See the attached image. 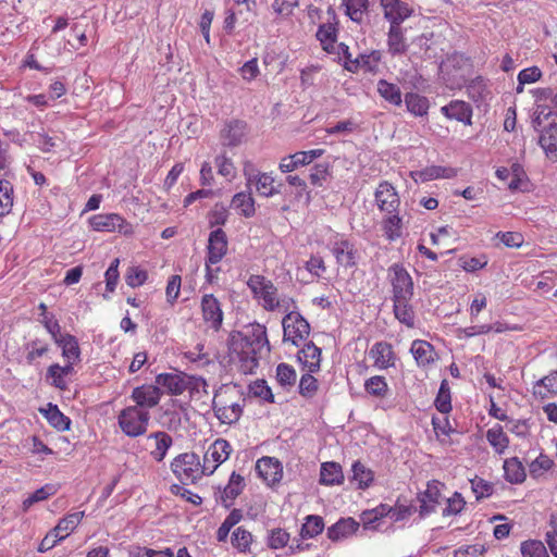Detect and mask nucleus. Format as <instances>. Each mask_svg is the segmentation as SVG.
<instances>
[{"mask_svg": "<svg viewBox=\"0 0 557 557\" xmlns=\"http://www.w3.org/2000/svg\"><path fill=\"white\" fill-rule=\"evenodd\" d=\"M214 163L219 175L225 177L227 181H233L236 177L237 170L231 158L225 154H220L215 158Z\"/></svg>", "mask_w": 557, "mask_h": 557, "instance_id": "57", "label": "nucleus"}, {"mask_svg": "<svg viewBox=\"0 0 557 557\" xmlns=\"http://www.w3.org/2000/svg\"><path fill=\"white\" fill-rule=\"evenodd\" d=\"M520 552L522 557H549L546 546L537 540H528L521 543Z\"/></svg>", "mask_w": 557, "mask_h": 557, "instance_id": "54", "label": "nucleus"}, {"mask_svg": "<svg viewBox=\"0 0 557 557\" xmlns=\"http://www.w3.org/2000/svg\"><path fill=\"white\" fill-rule=\"evenodd\" d=\"M62 350V357L65 363L75 366L81 361V347L77 338L69 333H63L60 337L53 341Z\"/></svg>", "mask_w": 557, "mask_h": 557, "instance_id": "27", "label": "nucleus"}, {"mask_svg": "<svg viewBox=\"0 0 557 557\" xmlns=\"http://www.w3.org/2000/svg\"><path fill=\"white\" fill-rule=\"evenodd\" d=\"M259 478L270 487L278 485L284 475L282 461L273 456H263L256 462Z\"/></svg>", "mask_w": 557, "mask_h": 557, "instance_id": "11", "label": "nucleus"}, {"mask_svg": "<svg viewBox=\"0 0 557 557\" xmlns=\"http://www.w3.org/2000/svg\"><path fill=\"white\" fill-rule=\"evenodd\" d=\"M406 224L407 222L400 215V210H398L392 213H383L380 226L384 238L392 243L403 237Z\"/></svg>", "mask_w": 557, "mask_h": 557, "instance_id": "16", "label": "nucleus"}, {"mask_svg": "<svg viewBox=\"0 0 557 557\" xmlns=\"http://www.w3.org/2000/svg\"><path fill=\"white\" fill-rule=\"evenodd\" d=\"M84 517V511H76L65 516L54 527V532H57L63 540L66 539L79 525Z\"/></svg>", "mask_w": 557, "mask_h": 557, "instance_id": "46", "label": "nucleus"}, {"mask_svg": "<svg viewBox=\"0 0 557 557\" xmlns=\"http://www.w3.org/2000/svg\"><path fill=\"white\" fill-rule=\"evenodd\" d=\"M228 211L223 203H215L208 213V223L210 227L221 226L227 222Z\"/></svg>", "mask_w": 557, "mask_h": 557, "instance_id": "63", "label": "nucleus"}, {"mask_svg": "<svg viewBox=\"0 0 557 557\" xmlns=\"http://www.w3.org/2000/svg\"><path fill=\"white\" fill-rule=\"evenodd\" d=\"M319 389V383L311 373L307 372L300 376V383H298V393L305 398H312L315 396Z\"/></svg>", "mask_w": 557, "mask_h": 557, "instance_id": "60", "label": "nucleus"}, {"mask_svg": "<svg viewBox=\"0 0 557 557\" xmlns=\"http://www.w3.org/2000/svg\"><path fill=\"white\" fill-rule=\"evenodd\" d=\"M170 468L172 473L184 485L194 484L197 480H201L203 475H207L205 466L199 455L195 451H185L176 455L172 459Z\"/></svg>", "mask_w": 557, "mask_h": 557, "instance_id": "3", "label": "nucleus"}, {"mask_svg": "<svg viewBox=\"0 0 557 557\" xmlns=\"http://www.w3.org/2000/svg\"><path fill=\"white\" fill-rule=\"evenodd\" d=\"M351 472V482H355L359 490H367L373 483L374 472L361 463L360 460L352 462Z\"/></svg>", "mask_w": 557, "mask_h": 557, "instance_id": "44", "label": "nucleus"}, {"mask_svg": "<svg viewBox=\"0 0 557 557\" xmlns=\"http://www.w3.org/2000/svg\"><path fill=\"white\" fill-rule=\"evenodd\" d=\"M377 92L383 99L394 106H400L403 102V96L399 86L386 79H379Z\"/></svg>", "mask_w": 557, "mask_h": 557, "instance_id": "48", "label": "nucleus"}, {"mask_svg": "<svg viewBox=\"0 0 557 557\" xmlns=\"http://www.w3.org/2000/svg\"><path fill=\"white\" fill-rule=\"evenodd\" d=\"M172 436L164 431H156L144 440V449L156 461H162L172 446Z\"/></svg>", "mask_w": 557, "mask_h": 557, "instance_id": "14", "label": "nucleus"}, {"mask_svg": "<svg viewBox=\"0 0 557 557\" xmlns=\"http://www.w3.org/2000/svg\"><path fill=\"white\" fill-rule=\"evenodd\" d=\"M12 185L9 181L0 180V215L10 212L13 205Z\"/></svg>", "mask_w": 557, "mask_h": 557, "instance_id": "62", "label": "nucleus"}, {"mask_svg": "<svg viewBox=\"0 0 557 557\" xmlns=\"http://www.w3.org/2000/svg\"><path fill=\"white\" fill-rule=\"evenodd\" d=\"M344 482L342 466L335 461H324L320 467L319 483L325 486L341 485Z\"/></svg>", "mask_w": 557, "mask_h": 557, "instance_id": "37", "label": "nucleus"}, {"mask_svg": "<svg viewBox=\"0 0 557 557\" xmlns=\"http://www.w3.org/2000/svg\"><path fill=\"white\" fill-rule=\"evenodd\" d=\"M338 28L337 23H323L319 25L315 38L320 42L322 50L326 53H335V46L337 45Z\"/></svg>", "mask_w": 557, "mask_h": 557, "instance_id": "34", "label": "nucleus"}, {"mask_svg": "<svg viewBox=\"0 0 557 557\" xmlns=\"http://www.w3.org/2000/svg\"><path fill=\"white\" fill-rule=\"evenodd\" d=\"M470 487H472V493L474 494V497H476L478 502L488 498L494 492L493 484L485 481V479H481V476L470 479Z\"/></svg>", "mask_w": 557, "mask_h": 557, "instance_id": "61", "label": "nucleus"}, {"mask_svg": "<svg viewBox=\"0 0 557 557\" xmlns=\"http://www.w3.org/2000/svg\"><path fill=\"white\" fill-rule=\"evenodd\" d=\"M39 411L57 431L64 432L70 430L72 423L71 418L65 416L59 409L58 405L49 403L46 407L39 408Z\"/></svg>", "mask_w": 557, "mask_h": 557, "instance_id": "35", "label": "nucleus"}, {"mask_svg": "<svg viewBox=\"0 0 557 557\" xmlns=\"http://www.w3.org/2000/svg\"><path fill=\"white\" fill-rule=\"evenodd\" d=\"M324 528V523L321 517L319 516H308L305 519V524L302 529H300V535L302 537L312 539L319 535Z\"/></svg>", "mask_w": 557, "mask_h": 557, "instance_id": "56", "label": "nucleus"}, {"mask_svg": "<svg viewBox=\"0 0 557 557\" xmlns=\"http://www.w3.org/2000/svg\"><path fill=\"white\" fill-rule=\"evenodd\" d=\"M232 453V444L223 437H219L211 443L205 451L202 460L207 475H212L219 466L230 458Z\"/></svg>", "mask_w": 557, "mask_h": 557, "instance_id": "9", "label": "nucleus"}, {"mask_svg": "<svg viewBox=\"0 0 557 557\" xmlns=\"http://www.w3.org/2000/svg\"><path fill=\"white\" fill-rule=\"evenodd\" d=\"M444 484L435 479L428 483L426 490L418 497L420 503L419 513L421 517L430 516L436 511L442 503V488Z\"/></svg>", "mask_w": 557, "mask_h": 557, "instance_id": "15", "label": "nucleus"}, {"mask_svg": "<svg viewBox=\"0 0 557 557\" xmlns=\"http://www.w3.org/2000/svg\"><path fill=\"white\" fill-rule=\"evenodd\" d=\"M149 419L148 410L132 405L117 414V425L126 435L136 437L147 431Z\"/></svg>", "mask_w": 557, "mask_h": 557, "instance_id": "5", "label": "nucleus"}, {"mask_svg": "<svg viewBox=\"0 0 557 557\" xmlns=\"http://www.w3.org/2000/svg\"><path fill=\"white\" fill-rule=\"evenodd\" d=\"M231 207L245 218L256 214V201L250 191H240L233 196Z\"/></svg>", "mask_w": 557, "mask_h": 557, "instance_id": "42", "label": "nucleus"}, {"mask_svg": "<svg viewBox=\"0 0 557 557\" xmlns=\"http://www.w3.org/2000/svg\"><path fill=\"white\" fill-rule=\"evenodd\" d=\"M412 298H393V311L399 323L408 329L416 326V313L411 305Z\"/></svg>", "mask_w": 557, "mask_h": 557, "instance_id": "36", "label": "nucleus"}, {"mask_svg": "<svg viewBox=\"0 0 557 557\" xmlns=\"http://www.w3.org/2000/svg\"><path fill=\"white\" fill-rule=\"evenodd\" d=\"M38 308L41 325L50 334L52 341L57 339L63 334L59 320L52 312L48 311L47 305H44V302H40Z\"/></svg>", "mask_w": 557, "mask_h": 557, "instance_id": "45", "label": "nucleus"}, {"mask_svg": "<svg viewBox=\"0 0 557 557\" xmlns=\"http://www.w3.org/2000/svg\"><path fill=\"white\" fill-rule=\"evenodd\" d=\"M247 284L258 305L268 312L282 314L297 308L295 300L280 294L273 281L264 275L252 274Z\"/></svg>", "mask_w": 557, "mask_h": 557, "instance_id": "2", "label": "nucleus"}, {"mask_svg": "<svg viewBox=\"0 0 557 557\" xmlns=\"http://www.w3.org/2000/svg\"><path fill=\"white\" fill-rule=\"evenodd\" d=\"M466 91H468L472 100L478 101L487 94V86L485 81L481 76H478L466 86Z\"/></svg>", "mask_w": 557, "mask_h": 557, "instance_id": "64", "label": "nucleus"}, {"mask_svg": "<svg viewBox=\"0 0 557 557\" xmlns=\"http://www.w3.org/2000/svg\"><path fill=\"white\" fill-rule=\"evenodd\" d=\"M322 66L320 64H310L300 70V87L308 89L317 85V78L321 72Z\"/></svg>", "mask_w": 557, "mask_h": 557, "instance_id": "59", "label": "nucleus"}, {"mask_svg": "<svg viewBox=\"0 0 557 557\" xmlns=\"http://www.w3.org/2000/svg\"><path fill=\"white\" fill-rule=\"evenodd\" d=\"M384 17L389 25H401L411 14L412 10L406 2L400 0H380Z\"/></svg>", "mask_w": 557, "mask_h": 557, "instance_id": "23", "label": "nucleus"}, {"mask_svg": "<svg viewBox=\"0 0 557 557\" xmlns=\"http://www.w3.org/2000/svg\"><path fill=\"white\" fill-rule=\"evenodd\" d=\"M245 487H246V481H245L243 474L233 472L228 478L227 484L221 492V495H220L221 504L225 508H231L234 505L237 497H239L242 495Z\"/></svg>", "mask_w": 557, "mask_h": 557, "instance_id": "25", "label": "nucleus"}, {"mask_svg": "<svg viewBox=\"0 0 557 557\" xmlns=\"http://www.w3.org/2000/svg\"><path fill=\"white\" fill-rule=\"evenodd\" d=\"M131 398L135 403L134 406L148 410L158 405L161 398V392L159 386L144 384L133 388Z\"/></svg>", "mask_w": 557, "mask_h": 557, "instance_id": "20", "label": "nucleus"}, {"mask_svg": "<svg viewBox=\"0 0 557 557\" xmlns=\"http://www.w3.org/2000/svg\"><path fill=\"white\" fill-rule=\"evenodd\" d=\"M388 277L392 284L393 299L413 297V280L403 264L395 263L391 265L388 269Z\"/></svg>", "mask_w": 557, "mask_h": 557, "instance_id": "10", "label": "nucleus"}, {"mask_svg": "<svg viewBox=\"0 0 557 557\" xmlns=\"http://www.w3.org/2000/svg\"><path fill=\"white\" fill-rule=\"evenodd\" d=\"M484 436L496 455L505 454L509 447V436L499 423H494L486 429Z\"/></svg>", "mask_w": 557, "mask_h": 557, "instance_id": "33", "label": "nucleus"}, {"mask_svg": "<svg viewBox=\"0 0 557 557\" xmlns=\"http://www.w3.org/2000/svg\"><path fill=\"white\" fill-rule=\"evenodd\" d=\"M73 372L74 367L69 363H65L64 366L53 363L47 369L45 380L48 385L53 386L60 391H66L69 388V383L65 379Z\"/></svg>", "mask_w": 557, "mask_h": 557, "instance_id": "28", "label": "nucleus"}, {"mask_svg": "<svg viewBox=\"0 0 557 557\" xmlns=\"http://www.w3.org/2000/svg\"><path fill=\"white\" fill-rule=\"evenodd\" d=\"M441 111L446 119L459 121V123H463V125H471L473 108L465 100H451L448 104L443 106Z\"/></svg>", "mask_w": 557, "mask_h": 557, "instance_id": "24", "label": "nucleus"}, {"mask_svg": "<svg viewBox=\"0 0 557 557\" xmlns=\"http://www.w3.org/2000/svg\"><path fill=\"white\" fill-rule=\"evenodd\" d=\"M202 319L212 330H220L223 322L221 305L212 294H205L201 298Z\"/></svg>", "mask_w": 557, "mask_h": 557, "instance_id": "17", "label": "nucleus"}, {"mask_svg": "<svg viewBox=\"0 0 557 557\" xmlns=\"http://www.w3.org/2000/svg\"><path fill=\"white\" fill-rule=\"evenodd\" d=\"M332 176V165L329 162L314 164L309 173V183L313 187H322Z\"/></svg>", "mask_w": 557, "mask_h": 557, "instance_id": "49", "label": "nucleus"}, {"mask_svg": "<svg viewBox=\"0 0 557 557\" xmlns=\"http://www.w3.org/2000/svg\"><path fill=\"white\" fill-rule=\"evenodd\" d=\"M253 536L243 527L237 528L232 534V545L242 553L250 550Z\"/></svg>", "mask_w": 557, "mask_h": 557, "instance_id": "52", "label": "nucleus"}, {"mask_svg": "<svg viewBox=\"0 0 557 557\" xmlns=\"http://www.w3.org/2000/svg\"><path fill=\"white\" fill-rule=\"evenodd\" d=\"M247 124L243 120H231L221 131V139L226 147H237L246 137Z\"/></svg>", "mask_w": 557, "mask_h": 557, "instance_id": "26", "label": "nucleus"}, {"mask_svg": "<svg viewBox=\"0 0 557 557\" xmlns=\"http://www.w3.org/2000/svg\"><path fill=\"white\" fill-rule=\"evenodd\" d=\"M89 225L96 232L120 233L131 236L134 233L133 225L119 213H99L89 218Z\"/></svg>", "mask_w": 557, "mask_h": 557, "instance_id": "8", "label": "nucleus"}, {"mask_svg": "<svg viewBox=\"0 0 557 557\" xmlns=\"http://www.w3.org/2000/svg\"><path fill=\"white\" fill-rule=\"evenodd\" d=\"M458 172V169L451 166L430 165L423 170L412 171L410 177L416 183H426L441 178H455Z\"/></svg>", "mask_w": 557, "mask_h": 557, "instance_id": "22", "label": "nucleus"}, {"mask_svg": "<svg viewBox=\"0 0 557 557\" xmlns=\"http://www.w3.org/2000/svg\"><path fill=\"white\" fill-rule=\"evenodd\" d=\"M364 389L374 397L383 398L387 395L388 385L384 376L374 375L364 382Z\"/></svg>", "mask_w": 557, "mask_h": 557, "instance_id": "51", "label": "nucleus"}, {"mask_svg": "<svg viewBox=\"0 0 557 557\" xmlns=\"http://www.w3.org/2000/svg\"><path fill=\"white\" fill-rule=\"evenodd\" d=\"M283 319L284 342L298 347L304 344L310 334V326L304 317L292 309L285 313Z\"/></svg>", "mask_w": 557, "mask_h": 557, "instance_id": "7", "label": "nucleus"}, {"mask_svg": "<svg viewBox=\"0 0 557 557\" xmlns=\"http://www.w3.org/2000/svg\"><path fill=\"white\" fill-rule=\"evenodd\" d=\"M346 15L355 23L361 24L368 12V0H342Z\"/></svg>", "mask_w": 557, "mask_h": 557, "instance_id": "47", "label": "nucleus"}, {"mask_svg": "<svg viewBox=\"0 0 557 557\" xmlns=\"http://www.w3.org/2000/svg\"><path fill=\"white\" fill-rule=\"evenodd\" d=\"M369 356L373 360V366L379 370H386L396 364V354L387 342L375 343L371 347Z\"/></svg>", "mask_w": 557, "mask_h": 557, "instance_id": "19", "label": "nucleus"}, {"mask_svg": "<svg viewBox=\"0 0 557 557\" xmlns=\"http://www.w3.org/2000/svg\"><path fill=\"white\" fill-rule=\"evenodd\" d=\"M374 200L382 213L400 210L401 200L396 188L387 181L381 182L374 193Z\"/></svg>", "mask_w": 557, "mask_h": 557, "instance_id": "13", "label": "nucleus"}, {"mask_svg": "<svg viewBox=\"0 0 557 557\" xmlns=\"http://www.w3.org/2000/svg\"><path fill=\"white\" fill-rule=\"evenodd\" d=\"M553 467L554 460L548 455L541 453L529 463V472L533 478H541V475L550 471Z\"/></svg>", "mask_w": 557, "mask_h": 557, "instance_id": "50", "label": "nucleus"}, {"mask_svg": "<svg viewBox=\"0 0 557 557\" xmlns=\"http://www.w3.org/2000/svg\"><path fill=\"white\" fill-rule=\"evenodd\" d=\"M504 480L509 484H522L527 478L525 468L519 457L512 456L504 459Z\"/></svg>", "mask_w": 557, "mask_h": 557, "instance_id": "31", "label": "nucleus"}, {"mask_svg": "<svg viewBox=\"0 0 557 557\" xmlns=\"http://www.w3.org/2000/svg\"><path fill=\"white\" fill-rule=\"evenodd\" d=\"M228 239L226 233L218 227L210 232L207 245V257L210 262H220L227 253Z\"/></svg>", "mask_w": 557, "mask_h": 557, "instance_id": "18", "label": "nucleus"}, {"mask_svg": "<svg viewBox=\"0 0 557 557\" xmlns=\"http://www.w3.org/2000/svg\"><path fill=\"white\" fill-rule=\"evenodd\" d=\"M244 401L242 397L233 393H228L227 391L220 392L213 397L212 408L221 423L233 424L237 422L243 414Z\"/></svg>", "mask_w": 557, "mask_h": 557, "instance_id": "4", "label": "nucleus"}, {"mask_svg": "<svg viewBox=\"0 0 557 557\" xmlns=\"http://www.w3.org/2000/svg\"><path fill=\"white\" fill-rule=\"evenodd\" d=\"M409 45L405 37L401 25H389L387 32V49L392 55L405 54Z\"/></svg>", "mask_w": 557, "mask_h": 557, "instance_id": "38", "label": "nucleus"}, {"mask_svg": "<svg viewBox=\"0 0 557 557\" xmlns=\"http://www.w3.org/2000/svg\"><path fill=\"white\" fill-rule=\"evenodd\" d=\"M298 362L302 366V370L314 373L320 370L321 350L311 342L306 343L298 352Z\"/></svg>", "mask_w": 557, "mask_h": 557, "instance_id": "29", "label": "nucleus"}, {"mask_svg": "<svg viewBox=\"0 0 557 557\" xmlns=\"http://www.w3.org/2000/svg\"><path fill=\"white\" fill-rule=\"evenodd\" d=\"M458 262L466 272H475L487 264L488 258L485 253H480L476 257L463 255Z\"/></svg>", "mask_w": 557, "mask_h": 557, "instance_id": "55", "label": "nucleus"}, {"mask_svg": "<svg viewBox=\"0 0 557 557\" xmlns=\"http://www.w3.org/2000/svg\"><path fill=\"white\" fill-rule=\"evenodd\" d=\"M410 352L412 354L418 367L428 369L438 360V354L434 346L423 339H416L411 344Z\"/></svg>", "mask_w": 557, "mask_h": 557, "instance_id": "21", "label": "nucleus"}, {"mask_svg": "<svg viewBox=\"0 0 557 557\" xmlns=\"http://www.w3.org/2000/svg\"><path fill=\"white\" fill-rule=\"evenodd\" d=\"M251 168L250 162H246L244 166V176L248 185H255L258 194L261 197L270 198L280 193V185L275 184V178L272 173H258L253 174L249 171Z\"/></svg>", "mask_w": 557, "mask_h": 557, "instance_id": "12", "label": "nucleus"}, {"mask_svg": "<svg viewBox=\"0 0 557 557\" xmlns=\"http://www.w3.org/2000/svg\"><path fill=\"white\" fill-rule=\"evenodd\" d=\"M533 127L536 129L543 127L540 146L550 161L557 162V115H552V113H546L543 117L537 115L533 120Z\"/></svg>", "mask_w": 557, "mask_h": 557, "instance_id": "6", "label": "nucleus"}, {"mask_svg": "<svg viewBox=\"0 0 557 557\" xmlns=\"http://www.w3.org/2000/svg\"><path fill=\"white\" fill-rule=\"evenodd\" d=\"M508 188L511 191L525 190L528 185V177L523 168L519 163L511 164V172L509 176Z\"/></svg>", "mask_w": 557, "mask_h": 557, "instance_id": "53", "label": "nucleus"}, {"mask_svg": "<svg viewBox=\"0 0 557 557\" xmlns=\"http://www.w3.org/2000/svg\"><path fill=\"white\" fill-rule=\"evenodd\" d=\"M405 103L413 116H425L430 109V101L428 97L419 92H407L405 95Z\"/></svg>", "mask_w": 557, "mask_h": 557, "instance_id": "43", "label": "nucleus"}, {"mask_svg": "<svg viewBox=\"0 0 557 557\" xmlns=\"http://www.w3.org/2000/svg\"><path fill=\"white\" fill-rule=\"evenodd\" d=\"M381 59V51L372 50L369 53H362L358 55L354 61H351V65L347 66V69L349 71H357L358 69H361L366 72L374 73L379 69Z\"/></svg>", "mask_w": 557, "mask_h": 557, "instance_id": "41", "label": "nucleus"}, {"mask_svg": "<svg viewBox=\"0 0 557 557\" xmlns=\"http://www.w3.org/2000/svg\"><path fill=\"white\" fill-rule=\"evenodd\" d=\"M358 529L359 523L354 519H341L327 529L326 535L331 541L337 542L355 534Z\"/></svg>", "mask_w": 557, "mask_h": 557, "instance_id": "39", "label": "nucleus"}, {"mask_svg": "<svg viewBox=\"0 0 557 557\" xmlns=\"http://www.w3.org/2000/svg\"><path fill=\"white\" fill-rule=\"evenodd\" d=\"M156 384L166 389L171 395L183 394L188 382L182 373H161L156 376Z\"/></svg>", "mask_w": 557, "mask_h": 557, "instance_id": "32", "label": "nucleus"}, {"mask_svg": "<svg viewBox=\"0 0 557 557\" xmlns=\"http://www.w3.org/2000/svg\"><path fill=\"white\" fill-rule=\"evenodd\" d=\"M276 380L283 387H292L297 382V372L293 366L280 363L276 369Z\"/></svg>", "mask_w": 557, "mask_h": 557, "instance_id": "58", "label": "nucleus"}, {"mask_svg": "<svg viewBox=\"0 0 557 557\" xmlns=\"http://www.w3.org/2000/svg\"><path fill=\"white\" fill-rule=\"evenodd\" d=\"M332 252L336 259V262L346 268L356 265L357 263V250L352 243L348 239H339L334 243Z\"/></svg>", "mask_w": 557, "mask_h": 557, "instance_id": "30", "label": "nucleus"}, {"mask_svg": "<svg viewBox=\"0 0 557 557\" xmlns=\"http://www.w3.org/2000/svg\"><path fill=\"white\" fill-rule=\"evenodd\" d=\"M533 395L540 399L552 398L557 394V371H552L533 385Z\"/></svg>", "mask_w": 557, "mask_h": 557, "instance_id": "40", "label": "nucleus"}, {"mask_svg": "<svg viewBox=\"0 0 557 557\" xmlns=\"http://www.w3.org/2000/svg\"><path fill=\"white\" fill-rule=\"evenodd\" d=\"M267 329L253 325L247 334L233 335L228 344L231 363L244 374H251L259 367V359L263 351H269Z\"/></svg>", "mask_w": 557, "mask_h": 557, "instance_id": "1", "label": "nucleus"}]
</instances>
